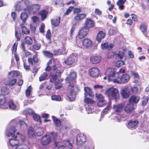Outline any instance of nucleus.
Instances as JSON below:
<instances>
[{
    "instance_id": "f257e3e1",
    "label": "nucleus",
    "mask_w": 149,
    "mask_h": 149,
    "mask_svg": "<svg viewBox=\"0 0 149 149\" xmlns=\"http://www.w3.org/2000/svg\"><path fill=\"white\" fill-rule=\"evenodd\" d=\"M76 77V73L74 72H72L66 79V81L69 86L68 93L67 96L71 101L74 100L76 93L79 91L78 86L75 84H73V81Z\"/></svg>"
},
{
    "instance_id": "f03ea898",
    "label": "nucleus",
    "mask_w": 149,
    "mask_h": 149,
    "mask_svg": "<svg viewBox=\"0 0 149 149\" xmlns=\"http://www.w3.org/2000/svg\"><path fill=\"white\" fill-rule=\"evenodd\" d=\"M105 74L107 75L109 81H111L114 83H126L128 81L130 78V76L127 74L122 75L119 77L118 73H115L114 70L111 68L107 69Z\"/></svg>"
},
{
    "instance_id": "7ed1b4c3",
    "label": "nucleus",
    "mask_w": 149,
    "mask_h": 149,
    "mask_svg": "<svg viewBox=\"0 0 149 149\" xmlns=\"http://www.w3.org/2000/svg\"><path fill=\"white\" fill-rule=\"evenodd\" d=\"M17 137L16 136H13L12 138L9 140V149H29V147L25 145H18L19 141L18 140L15 139Z\"/></svg>"
},
{
    "instance_id": "20e7f679",
    "label": "nucleus",
    "mask_w": 149,
    "mask_h": 149,
    "mask_svg": "<svg viewBox=\"0 0 149 149\" xmlns=\"http://www.w3.org/2000/svg\"><path fill=\"white\" fill-rule=\"evenodd\" d=\"M105 94L110 99H113L116 101L119 98L118 90L113 87L108 88L105 91Z\"/></svg>"
},
{
    "instance_id": "39448f33",
    "label": "nucleus",
    "mask_w": 149,
    "mask_h": 149,
    "mask_svg": "<svg viewBox=\"0 0 149 149\" xmlns=\"http://www.w3.org/2000/svg\"><path fill=\"white\" fill-rule=\"evenodd\" d=\"M30 4V3L28 0H22L16 6L15 9L17 11L23 10L27 12L29 11Z\"/></svg>"
},
{
    "instance_id": "423d86ee",
    "label": "nucleus",
    "mask_w": 149,
    "mask_h": 149,
    "mask_svg": "<svg viewBox=\"0 0 149 149\" xmlns=\"http://www.w3.org/2000/svg\"><path fill=\"white\" fill-rule=\"evenodd\" d=\"M82 45L78 44V46L80 48L88 49L90 48L92 46L93 42L90 39L86 38L82 40Z\"/></svg>"
},
{
    "instance_id": "0eeeda50",
    "label": "nucleus",
    "mask_w": 149,
    "mask_h": 149,
    "mask_svg": "<svg viewBox=\"0 0 149 149\" xmlns=\"http://www.w3.org/2000/svg\"><path fill=\"white\" fill-rule=\"evenodd\" d=\"M89 31V29L87 27H82L79 30L77 35L79 39H82L87 35Z\"/></svg>"
},
{
    "instance_id": "6e6552de",
    "label": "nucleus",
    "mask_w": 149,
    "mask_h": 149,
    "mask_svg": "<svg viewBox=\"0 0 149 149\" xmlns=\"http://www.w3.org/2000/svg\"><path fill=\"white\" fill-rule=\"evenodd\" d=\"M86 136L83 133L78 134L77 136L76 142L77 145L82 144L86 141Z\"/></svg>"
},
{
    "instance_id": "1a4fd4ad",
    "label": "nucleus",
    "mask_w": 149,
    "mask_h": 149,
    "mask_svg": "<svg viewBox=\"0 0 149 149\" xmlns=\"http://www.w3.org/2000/svg\"><path fill=\"white\" fill-rule=\"evenodd\" d=\"M124 106L123 104H119L114 105L113 109L114 111V113L116 114L119 115L123 111V107Z\"/></svg>"
},
{
    "instance_id": "9d476101",
    "label": "nucleus",
    "mask_w": 149,
    "mask_h": 149,
    "mask_svg": "<svg viewBox=\"0 0 149 149\" xmlns=\"http://www.w3.org/2000/svg\"><path fill=\"white\" fill-rule=\"evenodd\" d=\"M100 73L99 70L96 68H93L89 71V73L93 77H96L98 76Z\"/></svg>"
},
{
    "instance_id": "9b49d317",
    "label": "nucleus",
    "mask_w": 149,
    "mask_h": 149,
    "mask_svg": "<svg viewBox=\"0 0 149 149\" xmlns=\"http://www.w3.org/2000/svg\"><path fill=\"white\" fill-rule=\"evenodd\" d=\"M100 56L96 55H92L90 58L91 62L93 64H96L100 63L101 60Z\"/></svg>"
},
{
    "instance_id": "f8f14e48",
    "label": "nucleus",
    "mask_w": 149,
    "mask_h": 149,
    "mask_svg": "<svg viewBox=\"0 0 149 149\" xmlns=\"http://www.w3.org/2000/svg\"><path fill=\"white\" fill-rule=\"evenodd\" d=\"M51 140L49 135H46L42 137L41 139V143L42 145H46L50 143Z\"/></svg>"
},
{
    "instance_id": "ddd939ff",
    "label": "nucleus",
    "mask_w": 149,
    "mask_h": 149,
    "mask_svg": "<svg viewBox=\"0 0 149 149\" xmlns=\"http://www.w3.org/2000/svg\"><path fill=\"white\" fill-rule=\"evenodd\" d=\"M40 8V6L38 4H34L33 5H31L30 4V8H29V10L27 12L29 13H31L32 12L33 13H35L38 11Z\"/></svg>"
},
{
    "instance_id": "4468645a",
    "label": "nucleus",
    "mask_w": 149,
    "mask_h": 149,
    "mask_svg": "<svg viewBox=\"0 0 149 149\" xmlns=\"http://www.w3.org/2000/svg\"><path fill=\"white\" fill-rule=\"evenodd\" d=\"M133 103L130 102H129L124 108V111L127 113H129L132 112L134 109Z\"/></svg>"
},
{
    "instance_id": "2eb2a0df",
    "label": "nucleus",
    "mask_w": 149,
    "mask_h": 149,
    "mask_svg": "<svg viewBox=\"0 0 149 149\" xmlns=\"http://www.w3.org/2000/svg\"><path fill=\"white\" fill-rule=\"evenodd\" d=\"M95 23L93 21L88 18H86L84 23L85 27H87L88 29L89 28L94 27Z\"/></svg>"
},
{
    "instance_id": "dca6fc26",
    "label": "nucleus",
    "mask_w": 149,
    "mask_h": 149,
    "mask_svg": "<svg viewBox=\"0 0 149 149\" xmlns=\"http://www.w3.org/2000/svg\"><path fill=\"white\" fill-rule=\"evenodd\" d=\"M76 58V56L73 55L70 56L65 61V63L67 65H71L75 62Z\"/></svg>"
},
{
    "instance_id": "f3484780",
    "label": "nucleus",
    "mask_w": 149,
    "mask_h": 149,
    "mask_svg": "<svg viewBox=\"0 0 149 149\" xmlns=\"http://www.w3.org/2000/svg\"><path fill=\"white\" fill-rule=\"evenodd\" d=\"M101 47L103 49H108L109 50L113 47V44H110L108 45V42L106 41H103L101 44Z\"/></svg>"
},
{
    "instance_id": "a211bd4d",
    "label": "nucleus",
    "mask_w": 149,
    "mask_h": 149,
    "mask_svg": "<svg viewBox=\"0 0 149 149\" xmlns=\"http://www.w3.org/2000/svg\"><path fill=\"white\" fill-rule=\"evenodd\" d=\"M120 93L123 97L125 98H128L130 95V90L126 88L121 89Z\"/></svg>"
},
{
    "instance_id": "6ab92c4d",
    "label": "nucleus",
    "mask_w": 149,
    "mask_h": 149,
    "mask_svg": "<svg viewBox=\"0 0 149 149\" xmlns=\"http://www.w3.org/2000/svg\"><path fill=\"white\" fill-rule=\"evenodd\" d=\"M27 127V125L23 120H20L16 125V127L18 129H26Z\"/></svg>"
},
{
    "instance_id": "aec40b11",
    "label": "nucleus",
    "mask_w": 149,
    "mask_h": 149,
    "mask_svg": "<svg viewBox=\"0 0 149 149\" xmlns=\"http://www.w3.org/2000/svg\"><path fill=\"white\" fill-rule=\"evenodd\" d=\"M106 36L105 32L102 31H100L98 33L97 37L96 40L99 42H100L102 39H104Z\"/></svg>"
},
{
    "instance_id": "412c9836",
    "label": "nucleus",
    "mask_w": 149,
    "mask_h": 149,
    "mask_svg": "<svg viewBox=\"0 0 149 149\" xmlns=\"http://www.w3.org/2000/svg\"><path fill=\"white\" fill-rule=\"evenodd\" d=\"M16 130L14 127L8 128L6 130V134L8 137L10 136L15 132Z\"/></svg>"
},
{
    "instance_id": "4be33fe9",
    "label": "nucleus",
    "mask_w": 149,
    "mask_h": 149,
    "mask_svg": "<svg viewBox=\"0 0 149 149\" xmlns=\"http://www.w3.org/2000/svg\"><path fill=\"white\" fill-rule=\"evenodd\" d=\"M86 16L85 14H78L74 18V20L78 22L85 18Z\"/></svg>"
},
{
    "instance_id": "5701e85b",
    "label": "nucleus",
    "mask_w": 149,
    "mask_h": 149,
    "mask_svg": "<svg viewBox=\"0 0 149 149\" xmlns=\"http://www.w3.org/2000/svg\"><path fill=\"white\" fill-rule=\"evenodd\" d=\"M79 148L80 149H94V146L92 143L89 142L81 146Z\"/></svg>"
},
{
    "instance_id": "b1692460",
    "label": "nucleus",
    "mask_w": 149,
    "mask_h": 149,
    "mask_svg": "<svg viewBox=\"0 0 149 149\" xmlns=\"http://www.w3.org/2000/svg\"><path fill=\"white\" fill-rule=\"evenodd\" d=\"M20 74V72L16 70H13L9 72L8 74V77L10 79L13 77L18 76Z\"/></svg>"
},
{
    "instance_id": "393cba45",
    "label": "nucleus",
    "mask_w": 149,
    "mask_h": 149,
    "mask_svg": "<svg viewBox=\"0 0 149 149\" xmlns=\"http://www.w3.org/2000/svg\"><path fill=\"white\" fill-rule=\"evenodd\" d=\"M6 100L5 97L3 95H0V106L4 105L3 108L6 109L7 107V106H6Z\"/></svg>"
},
{
    "instance_id": "a878e982",
    "label": "nucleus",
    "mask_w": 149,
    "mask_h": 149,
    "mask_svg": "<svg viewBox=\"0 0 149 149\" xmlns=\"http://www.w3.org/2000/svg\"><path fill=\"white\" fill-rule=\"evenodd\" d=\"M138 123V121L137 120H130L126 125L127 127L129 128H133L136 126Z\"/></svg>"
},
{
    "instance_id": "bb28decb",
    "label": "nucleus",
    "mask_w": 149,
    "mask_h": 149,
    "mask_svg": "<svg viewBox=\"0 0 149 149\" xmlns=\"http://www.w3.org/2000/svg\"><path fill=\"white\" fill-rule=\"evenodd\" d=\"M47 12L45 10H42L39 13V14L41 16V20H44L47 17Z\"/></svg>"
},
{
    "instance_id": "cd10ccee",
    "label": "nucleus",
    "mask_w": 149,
    "mask_h": 149,
    "mask_svg": "<svg viewBox=\"0 0 149 149\" xmlns=\"http://www.w3.org/2000/svg\"><path fill=\"white\" fill-rule=\"evenodd\" d=\"M28 17V15L25 12H22L20 15V18L24 24L26 21Z\"/></svg>"
},
{
    "instance_id": "c85d7f7f",
    "label": "nucleus",
    "mask_w": 149,
    "mask_h": 149,
    "mask_svg": "<svg viewBox=\"0 0 149 149\" xmlns=\"http://www.w3.org/2000/svg\"><path fill=\"white\" fill-rule=\"evenodd\" d=\"M118 32V29L115 27H112L108 31V34L110 36L116 34Z\"/></svg>"
},
{
    "instance_id": "c756f323",
    "label": "nucleus",
    "mask_w": 149,
    "mask_h": 149,
    "mask_svg": "<svg viewBox=\"0 0 149 149\" xmlns=\"http://www.w3.org/2000/svg\"><path fill=\"white\" fill-rule=\"evenodd\" d=\"M132 74L134 79V82L135 83L139 82L140 79V77L138 73L136 72H132Z\"/></svg>"
},
{
    "instance_id": "7c9ffc66",
    "label": "nucleus",
    "mask_w": 149,
    "mask_h": 149,
    "mask_svg": "<svg viewBox=\"0 0 149 149\" xmlns=\"http://www.w3.org/2000/svg\"><path fill=\"white\" fill-rule=\"evenodd\" d=\"M84 90L85 91V93H84L85 97L87 96L88 95L90 96H92L93 95V93L90 88L88 87H85Z\"/></svg>"
},
{
    "instance_id": "2f4dec72",
    "label": "nucleus",
    "mask_w": 149,
    "mask_h": 149,
    "mask_svg": "<svg viewBox=\"0 0 149 149\" xmlns=\"http://www.w3.org/2000/svg\"><path fill=\"white\" fill-rule=\"evenodd\" d=\"M60 21V17H58L57 18L52 19L51 20V22L52 24L54 26H58Z\"/></svg>"
},
{
    "instance_id": "473e14b6",
    "label": "nucleus",
    "mask_w": 149,
    "mask_h": 149,
    "mask_svg": "<svg viewBox=\"0 0 149 149\" xmlns=\"http://www.w3.org/2000/svg\"><path fill=\"white\" fill-rule=\"evenodd\" d=\"M140 99V97L138 96H132L130 98L129 102L134 103H137Z\"/></svg>"
},
{
    "instance_id": "72a5a7b5",
    "label": "nucleus",
    "mask_w": 149,
    "mask_h": 149,
    "mask_svg": "<svg viewBox=\"0 0 149 149\" xmlns=\"http://www.w3.org/2000/svg\"><path fill=\"white\" fill-rule=\"evenodd\" d=\"M52 62L51 61H49V62L47 63V66L46 68V70L47 71H49V70H56V66L55 65H54L52 67H51L49 65Z\"/></svg>"
},
{
    "instance_id": "f704fd0d",
    "label": "nucleus",
    "mask_w": 149,
    "mask_h": 149,
    "mask_svg": "<svg viewBox=\"0 0 149 149\" xmlns=\"http://www.w3.org/2000/svg\"><path fill=\"white\" fill-rule=\"evenodd\" d=\"M126 0H119L117 3V4L119 6V9L120 10H123L124 7L123 4L125 2Z\"/></svg>"
},
{
    "instance_id": "c9c22d12",
    "label": "nucleus",
    "mask_w": 149,
    "mask_h": 149,
    "mask_svg": "<svg viewBox=\"0 0 149 149\" xmlns=\"http://www.w3.org/2000/svg\"><path fill=\"white\" fill-rule=\"evenodd\" d=\"M25 42L28 45H31L33 42L32 38L29 36H26L25 38Z\"/></svg>"
},
{
    "instance_id": "e433bc0d",
    "label": "nucleus",
    "mask_w": 149,
    "mask_h": 149,
    "mask_svg": "<svg viewBox=\"0 0 149 149\" xmlns=\"http://www.w3.org/2000/svg\"><path fill=\"white\" fill-rule=\"evenodd\" d=\"M35 134V131L33 128L32 127H30L28 130V135L29 137L33 136Z\"/></svg>"
},
{
    "instance_id": "4c0bfd02",
    "label": "nucleus",
    "mask_w": 149,
    "mask_h": 149,
    "mask_svg": "<svg viewBox=\"0 0 149 149\" xmlns=\"http://www.w3.org/2000/svg\"><path fill=\"white\" fill-rule=\"evenodd\" d=\"M147 26L145 24H141L140 26V29L143 34L145 36L146 35V32L147 31Z\"/></svg>"
},
{
    "instance_id": "58836bf2",
    "label": "nucleus",
    "mask_w": 149,
    "mask_h": 149,
    "mask_svg": "<svg viewBox=\"0 0 149 149\" xmlns=\"http://www.w3.org/2000/svg\"><path fill=\"white\" fill-rule=\"evenodd\" d=\"M48 75L47 73L44 72L39 77V81H40L48 79Z\"/></svg>"
},
{
    "instance_id": "ea45409f",
    "label": "nucleus",
    "mask_w": 149,
    "mask_h": 149,
    "mask_svg": "<svg viewBox=\"0 0 149 149\" xmlns=\"http://www.w3.org/2000/svg\"><path fill=\"white\" fill-rule=\"evenodd\" d=\"M9 107L11 109H15L16 108L17 106L13 103V101L12 100H10L8 103Z\"/></svg>"
},
{
    "instance_id": "a19ab883",
    "label": "nucleus",
    "mask_w": 149,
    "mask_h": 149,
    "mask_svg": "<svg viewBox=\"0 0 149 149\" xmlns=\"http://www.w3.org/2000/svg\"><path fill=\"white\" fill-rule=\"evenodd\" d=\"M52 118L56 126L59 127L61 125V122L58 119L54 116H52Z\"/></svg>"
},
{
    "instance_id": "79ce46f5",
    "label": "nucleus",
    "mask_w": 149,
    "mask_h": 149,
    "mask_svg": "<svg viewBox=\"0 0 149 149\" xmlns=\"http://www.w3.org/2000/svg\"><path fill=\"white\" fill-rule=\"evenodd\" d=\"M21 45L22 49V51L24 52L25 55L26 57L29 56L31 54L30 52H26L25 47L24 44V42H22L21 43Z\"/></svg>"
},
{
    "instance_id": "37998d69",
    "label": "nucleus",
    "mask_w": 149,
    "mask_h": 149,
    "mask_svg": "<svg viewBox=\"0 0 149 149\" xmlns=\"http://www.w3.org/2000/svg\"><path fill=\"white\" fill-rule=\"evenodd\" d=\"M1 92L2 94V95H6L9 93L8 89L5 87H3L1 88Z\"/></svg>"
},
{
    "instance_id": "c03bdc74",
    "label": "nucleus",
    "mask_w": 149,
    "mask_h": 149,
    "mask_svg": "<svg viewBox=\"0 0 149 149\" xmlns=\"http://www.w3.org/2000/svg\"><path fill=\"white\" fill-rule=\"evenodd\" d=\"M43 53L45 56L48 58H50L53 56V54L49 51H43Z\"/></svg>"
},
{
    "instance_id": "a18cd8bd",
    "label": "nucleus",
    "mask_w": 149,
    "mask_h": 149,
    "mask_svg": "<svg viewBox=\"0 0 149 149\" xmlns=\"http://www.w3.org/2000/svg\"><path fill=\"white\" fill-rule=\"evenodd\" d=\"M16 82V79H10L8 81V82H7L5 84L6 85H10V86H13L14 85Z\"/></svg>"
},
{
    "instance_id": "49530a36",
    "label": "nucleus",
    "mask_w": 149,
    "mask_h": 149,
    "mask_svg": "<svg viewBox=\"0 0 149 149\" xmlns=\"http://www.w3.org/2000/svg\"><path fill=\"white\" fill-rule=\"evenodd\" d=\"M115 55L120 59H121L124 56V54L123 52L118 51L115 53Z\"/></svg>"
},
{
    "instance_id": "de8ad7c7",
    "label": "nucleus",
    "mask_w": 149,
    "mask_h": 149,
    "mask_svg": "<svg viewBox=\"0 0 149 149\" xmlns=\"http://www.w3.org/2000/svg\"><path fill=\"white\" fill-rule=\"evenodd\" d=\"M54 84L55 88L56 89H58L61 88L63 84L61 83V81H56L55 82Z\"/></svg>"
},
{
    "instance_id": "09e8293b",
    "label": "nucleus",
    "mask_w": 149,
    "mask_h": 149,
    "mask_svg": "<svg viewBox=\"0 0 149 149\" xmlns=\"http://www.w3.org/2000/svg\"><path fill=\"white\" fill-rule=\"evenodd\" d=\"M149 98L148 96H144L142 100V105L145 106L146 105L148 101Z\"/></svg>"
},
{
    "instance_id": "8fccbe9b",
    "label": "nucleus",
    "mask_w": 149,
    "mask_h": 149,
    "mask_svg": "<svg viewBox=\"0 0 149 149\" xmlns=\"http://www.w3.org/2000/svg\"><path fill=\"white\" fill-rule=\"evenodd\" d=\"M33 119L36 121H39L40 123H41L40 120V116L38 114L35 113L33 114Z\"/></svg>"
},
{
    "instance_id": "3c124183",
    "label": "nucleus",
    "mask_w": 149,
    "mask_h": 149,
    "mask_svg": "<svg viewBox=\"0 0 149 149\" xmlns=\"http://www.w3.org/2000/svg\"><path fill=\"white\" fill-rule=\"evenodd\" d=\"M31 92V86H29L26 91V95L27 97L30 96Z\"/></svg>"
},
{
    "instance_id": "603ef678",
    "label": "nucleus",
    "mask_w": 149,
    "mask_h": 149,
    "mask_svg": "<svg viewBox=\"0 0 149 149\" xmlns=\"http://www.w3.org/2000/svg\"><path fill=\"white\" fill-rule=\"evenodd\" d=\"M22 32L26 34H28L29 33V29H27V28L25 26H23L22 27Z\"/></svg>"
},
{
    "instance_id": "864d4df0",
    "label": "nucleus",
    "mask_w": 149,
    "mask_h": 149,
    "mask_svg": "<svg viewBox=\"0 0 149 149\" xmlns=\"http://www.w3.org/2000/svg\"><path fill=\"white\" fill-rule=\"evenodd\" d=\"M51 98L52 100L56 101H60L61 99L59 95H52Z\"/></svg>"
},
{
    "instance_id": "5fc2aeb1",
    "label": "nucleus",
    "mask_w": 149,
    "mask_h": 149,
    "mask_svg": "<svg viewBox=\"0 0 149 149\" xmlns=\"http://www.w3.org/2000/svg\"><path fill=\"white\" fill-rule=\"evenodd\" d=\"M111 102L109 101V102L108 105L103 110V112L105 114L108 111L109 109L111 107Z\"/></svg>"
},
{
    "instance_id": "6e6d98bb",
    "label": "nucleus",
    "mask_w": 149,
    "mask_h": 149,
    "mask_svg": "<svg viewBox=\"0 0 149 149\" xmlns=\"http://www.w3.org/2000/svg\"><path fill=\"white\" fill-rule=\"evenodd\" d=\"M51 77L50 81L51 82H53L56 79L58 78V77L56 74H51Z\"/></svg>"
},
{
    "instance_id": "4d7b16f0",
    "label": "nucleus",
    "mask_w": 149,
    "mask_h": 149,
    "mask_svg": "<svg viewBox=\"0 0 149 149\" xmlns=\"http://www.w3.org/2000/svg\"><path fill=\"white\" fill-rule=\"evenodd\" d=\"M84 101L86 103L88 104H91L94 102V101L93 100L88 98H86Z\"/></svg>"
},
{
    "instance_id": "13d9d810",
    "label": "nucleus",
    "mask_w": 149,
    "mask_h": 149,
    "mask_svg": "<svg viewBox=\"0 0 149 149\" xmlns=\"http://www.w3.org/2000/svg\"><path fill=\"white\" fill-rule=\"evenodd\" d=\"M95 96L97 98L98 100L99 101L104 100V97L100 94L96 93Z\"/></svg>"
},
{
    "instance_id": "bf43d9fd",
    "label": "nucleus",
    "mask_w": 149,
    "mask_h": 149,
    "mask_svg": "<svg viewBox=\"0 0 149 149\" xmlns=\"http://www.w3.org/2000/svg\"><path fill=\"white\" fill-rule=\"evenodd\" d=\"M25 112L26 114H32L34 113L33 111L31 109L29 108L26 109Z\"/></svg>"
},
{
    "instance_id": "052dcab7",
    "label": "nucleus",
    "mask_w": 149,
    "mask_h": 149,
    "mask_svg": "<svg viewBox=\"0 0 149 149\" xmlns=\"http://www.w3.org/2000/svg\"><path fill=\"white\" fill-rule=\"evenodd\" d=\"M115 53L112 52H109L107 55L108 58H111L113 57Z\"/></svg>"
},
{
    "instance_id": "680f3d73",
    "label": "nucleus",
    "mask_w": 149,
    "mask_h": 149,
    "mask_svg": "<svg viewBox=\"0 0 149 149\" xmlns=\"http://www.w3.org/2000/svg\"><path fill=\"white\" fill-rule=\"evenodd\" d=\"M17 43L16 42L13 45L12 49L13 53L14 52L15 53V52L17 50Z\"/></svg>"
},
{
    "instance_id": "e2e57ef3",
    "label": "nucleus",
    "mask_w": 149,
    "mask_h": 149,
    "mask_svg": "<svg viewBox=\"0 0 149 149\" xmlns=\"http://www.w3.org/2000/svg\"><path fill=\"white\" fill-rule=\"evenodd\" d=\"M124 62L123 61L120 60L118 61L116 63V65L117 67H119L120 66L124 64Z\"/></svg>"
},
{
    "instance_id": "0e129e2a",
    "label": "nucleus",
    "mask_w": 149,
    "mask_h": 149,
    "mask_svg": "<svg viewBox=\"0 0 149 149\" xmlns=\"http://www.w3.org/2000/svg\"><path fill=\"white\" fill-rule=\"evenodd\" d=\"M46 38L49 40H51V34L49 29H48L46 35Z\"/></svg>"
},
{
    "instance_id": "69168bd1",
    "label": "nucleus",
    "mask_w": 149,
    "mask_h": 149,
    "mask_svg": "<svg viewBox=\"0 0 149 149\" xmlns=\"http://www.w3.org/2000/svg\"><path fill=\"white\" fill-rule=\"evenodd\" d=\"M73 9V7L70 6L67 10L66 12L65 13V15H68L71 13L72 10Z\"/></svg>"
},
{
    "instance_id": "338daca9",
    "label": "nucleus",
    "mask_w": 149,
    "mask_h": 149,
    "mask_svg": "<svg viewBox=\"0 0 149 149\" xmlns=\"http://www.w3.org/2000/svg\"><path fill=\"white\" fill-rule=\"evenodd\" d=\"M64 144L66 146L69 148L71 149L72 148V144L69 141H66Z\"/></svg>"
},
{
    "instance_id": "774afa93",
    "label": "nucleus",
    "mask_w": 149,
    "mask_h": 149,
    "mask_svg": "<svg viewBox=\"0 0 149 149\" xmlns=\"http://www.w3.org/2000/svg\"><path fill=\"white\" fill-rule=\"evenodd\" d=\"M106 103L105 100L99 101L97 103V105L99 107H101L104 105Z\"/></svg>"
}]
</instances>
